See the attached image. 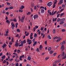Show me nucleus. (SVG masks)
<instances>
[{"label": "nucleus", "instance_id": "1", "mask_svg": "<svg viewBox=\"0 0 66 66\" xmlns=\"http://www.w3.org/2000/svg\"><path fill=\"white\" fill-rule=\"evenodd\" d=\"M52 4H53V3H52V2H50L48 3H47V6H49V7H50L52 5Z\"/></svg>", "mask_w": 66, "mask_h": 66}, {"label": "nucleus", "instance_id": "2", "mask_svg": "<svg viewBox=\"0 0 66 66\" xmlns=\"http://www.w3.org/2000/svg\"><path fill=\"white\" fill-rule=\"evenodd\" d=\"M61 49L62 51H64V50H65V47H64V45H62L61 46Z\"/></svg>", "mask_w": 66, "mask_h": 66}, {"label": "nucleus", "instance_id": "3", "mask_svg": "<svg viewBox=\"0 0 66 66\" xmlns=\"http://www.w3.org/2000/svg\"><path fill=\"white\" fill-rule=\"evenodd\" d=\"M27 41L28 43H28L29 45H30V44L32 43V40H30L29 39H27Z\"/></svg>", "mask_w": 66, "mask_h": 66}, {"label": "nucleus", "instance_id": "4", "mask_svg": "<svg viewBox=\"0 0 66 66\" xmlns=\"http://www.w3.org/2000/svg\"><path fill=\"white\" fill-rule=\"evenodd\" d=\"M38 17V15L37 14L33 16L34 19H36V18H37Z\"/></svg>", "mask_w": 66, "mask_h": 66}, {"label": "nucleus", "instance_id": "5", "mask_svg": "<svg viewBox=\"0 0 66 66\" xmlns=\"http://www.w3.org/2000/svg\"><path fill=\"white\" fill-rule=\"evenodd\" d=\"M24 6L23 5H22L21 7H20V10H22V9H24Z\"/></svg>", "mask_w": 66, "mask_h": 66}, {"label": "nucleus", "instance_id": "6", "mask_svg": "<svg viewBox=\"0 0 66 66\" xmlns=\"http://www.w3.org/2000/svg\"><path fill=\"white\" fill-rule=\"evenodd\" d=\"M45 10H43V9H41V13H44L45 11H44Z\"/></svg>", "mask_w": 66, "mask_h": 66}, {"label": "nucleus", "instance_id": "7", "mask_svg": "<svg viewBox=\"0 0 66 66\" xmlns=\"http://www.w3.org/2000/svg\"><path fill=\"white\" fill-rule=\"evenodd\" d=\"M59 3H60V4H62V3H63V0H60V1H59Z\"/></svg>", "mask_w": 66, "mask_h": 66}, {"label": "nucleus", "instance_id": "8", "mask_svg": "<svg viewBox=\"0 0 66 66\" xmlns=\"http://www.w3.org/2000/svg\"><path fill=\"white\" fill-rule=\"evenodd\" d=\"M6 23H8V24H9L10 23V21H9V20H6Z\"/></svg>", "mask_w": 66, "mask_h": 66}, {"label": "nucleus", "instance_id": "9", "mask_svg": "<svg viewBox=\"0 0 66 66\" xmlns=\"http://www.w3.org/2000/svg\"><path fill=\"white\" fill-rule=\"evenodd\" d=\"M56 13V11H55L54 13H53V12H52V14H51L52 15H54V14H55V13Z\"/></svg>", "mask_w": 66, "mask_h": 66}, {"label": "nucleus", "instance_id": "10", "mask_svg": "<svg viewBox=\"0 0 66 66\" xmlns=\"http://www.w3.org/2000/svg\"><path fill=\"white\" fill-rule=\"evenodd\" d=\"M53 52H54V51H52V50L50 51V54H52L53 53Z\"/></svg>", "mask_w": 66, "mask_h": 66}, {"label": "nucleus", "instance_id": "11", "mask_svg": "<svg viewBox=\"0 0 66 66\" xmlns=\"http://www.w3.org/2000/svg\"><path fill=\"white\" fill-rule=\"evenodd\" d=\"M27 59L28 60L30 61V60H31V57H30V56H28L27 58Z\"/></svg>", "mask_w": 66, "mask_h": 66}, {"label": "nucleus", "instance_id": "12", "mask_svg": "<svg viewBox=\"0 0 66 66\" xmlns=\"http://www.w3.org/2000/svg\"><path fill=\"white\" fill-rule=\"evenodd\" d=\"M65 20V18H63V19H62L61 20H60V22L64 21H64V20Z\"/></svg>", "mask_w": 66, "mask_h": 66}, {"label": "nucleus", "instance_id": "13", "mask_svg": "<svg viewBox=\"0 0 66 66\" xmlns=\"http://www.w3.org/2000/svg\"><path fill=\"white\" fill-rule=\"evenodd\" d=\"M60 22H61L60 23V25H61V24H63V23H64V21H60Z\"/></svg>", "mask_w": 66, "mask_h": 66}, {"label": "nucleus", "instance_id": "14", "mask_svg": "<svg viewBox=\"0 0 66 66\" xmlns=\"http://www.w3.org/2000/svg\"><path fill=\"white\" fill-rule=\"evenodd\" d=\"M5 47H6V44H4L3 46L2 47L4 48Z\"/></svg>", "mask_w": 66, "mask_h": 66}, {"label": "nucleus", "instance_id": "15", "mask_svg": "<svg viewBox=\"0 0 66 66\" xmlns=\"http://www.w3.org/2000/svg\"><path fill=\"white\" fill-rule=\"evenodd\" d=\"M2 59H5V55H4L3 56L1 57Z\"/></svg>", "mask_w": 66, "mask_h": 66}, {"label": "nucleus", "instance_id": "16", "mask_svg": "<svg viewBox=\"0 0 66 66\" xmlns=\"http://www.w3.org/2000/svg\"><path fill=\"white\" fill-rule=\"evenodd\" d=\"M31 14V12H28V13L26 14L27 15H30Z\"/></svg>", "mask_w": 66, "mask_h": 66}, {"label": "nucleus", "instance_id": "17", "mask_svg": "<svg viewBox=\"0 0 66 66\" xmlns=\"http://www.w3.org/2000/svg\"><path fill=\"white\" fill-rule=\"evenodd\" d=\"M62 56H64V55H65V52L64 51H63V52L62 53Z\"/></svg>", "mask_w": 66, "mask_h": 66}, {"label": "nucleus", "instance_id": "18", "mask_svg": "<svg viewBox=\"0 0 66 66\" xmlns=\"http://www.w3.org/2000/svg\"><path fill=\"white\" fill-rule=\"evenodd\" d=\"M18 43H16L15 44V47H17V46H18Z\"/></svg>", "mask_w": 66, "mask_h": 66}, {"label": "nucleus", "instance_id": "19", "mask_svg": "<svg viewBox=\"0 0 66 66\" xmlns=\"http://www.w3.org/2000/svg\"><path fill=\"white\" fill-rule=\"evenodd\" d=\"M66 57V55H65V56H64L62 58V59L63 60V59H65Z\"/></svg>", "mask_w": 66, "mask_h": 66}, {"label": "nucleus", "instance_id": "20", "mask_svg": "<svg viewBox=\"0 0 66 66\" xmlns=\"http://www.w3.org/2000/svg\"><path fill=\"white\" fill-rule=\"evenodd\" d=\"M64 45V44H65V41H63L62 43V44L61 45H62V44Z\"/></svg>", "mask_w": 66, "mask_h": 66}, {"label": "nucleus", "instance_id": "21", "mask_svg": "<svg viewBox=\"0 0 66 66\" xmlns=\"http://www.w3.org/2000/svg\"><path fill=\"white\" fill-rule=\"evenodd\" d=\"M53 38L54 39H58L59 38V37L56 36V37H54Z\"/></svg>", "mask_w": 66, "mask_h": 66}, {"label": "nucleus", "instance_id": "22", "mask_svg": "<svg viewBox=\"0 0 66 66\" xmlns=\"http://www.w3.org/2000/svg\"><path fill=\"white\" fill-rule=\"evenodd\" d=\"M17 31L18 32H19V33L20 32V30L18 29H17Z\"/></svg>", "mask_w": 66, "mask_h": 66}, {"label": "nucleus", "instance_id": "23", "mask_svg": "<svg viewBox=\"0 0 66 66\" xmlns=\"http://www.w3.org/2000/svg\"><path fill=\"white\" fill-rule=\"evenodd\" d=\"M60 21H61V20L60 18H58L57 20V22H59Z\"/></svg>", "mask_w": 66, "mask_h": 66}, {"label": "nucleus", "instance_id": "24", "mask_svg": "<svg viewBox=\"0 0 66 66\" xmlns=\"http://www.w3.org/2000/svg\"><path fill=\"white\" fill-rule=\"evenodd\" d=\"M25 17L26 16H24V17H22L21 19L24 20V18H25Z\"/></svg>", "mask_w": 66, "mask_h": 66}, {"label": "nucleus", "instance_id": "25", "mask_svg": "<svg viewBox=\"0 0 66 66\" xmlns=\"http://www.w3.org/2000/svg\"><path fill=\"white\" fill-rule=\"evenodd\" d=\"M2 12L3 14H4L5 13V11L4 10H2Z\"/></svg>", "mask_w": 66, "mask_h": 66}, {"label": "nucleus", "instance_id": "26", "mask_svg": "<svg viewBox=\"0 0 66 66\" xmlns=\"http://www.w3.org/2000/svg\"><path fill=\"white\" fill-rule=\"evenodd\" d=\"M11 27H13L14 28V27H15V24H12Z\"/></svg>", "mask_w": 66, "mask_h": 66}, {"label": "nucleus", "instance_id": "27", "mask_svg": "<svg viewBox=\"0 0 66 66\" xmlns=\"http://www.w3.org/2000/svg\"><path fill=\"white\" fill-rule=\"evenodd\" d=\"M61 38H60L59 39H58L56 40V42H59V41L61 40Z\"/></svg>", "mask_w": 66, "mask_h": 66}, {"label": "nucleus", "instance_id": "28", "mask_svg": "<svg viewBox=\"0 0 66 66\" xmlns=\"http://www.w3.org/2000/svg\"><path fill=\"white\" fill-rule=\"evenodd\" d=\"M13 21L14 22H16L17 21V20H16V19L14 18V19L13 20Z\"/></svg>", "mask_w": 66, "mask_h": 66}, {"label": "nucleus", "instance_id": "29", "mask_svg": "<svg viewBox=\"0 0 66 66\" xmlns=\"http://www.w3.org/2000/svg\"><path fill=\"white\" fill-rule=\"evenodd\" d=\"M20 21L22 22H24V20H23L22 19H20Z\"/></svg>", "mask_w": 66, "mask_h": 66}, {"label": "nucleus", "instance_id": "30", "mask_svg": "<svg viewBox=\"0 0 66 66\" xmlns=\"http://www.w3.org/2000/svg\"><path fill=\"white\" fill-rule=\"evenodd\" d=\"M37 36V34H36L35 33V35L34 36V37H36V36Z\"/></svg>", "mask_w": 66, "mask_h": 66}, {"label": "nucleus", "instance_id": "31", "mask_svg": "<svg viewBox=\"0 0 66 66\" xmlns=\"http://www.w3.org/2000/svg\"><path fill=\"white\" fill-rule=\"evenodd\" d=\"M18 24L17 23H15V28H17V26L18 25Z\"/></svg>", "mask_w": 66, "mask_h": 66}, {"label": "nucleus", "instance_id": "32", "mask_svg": "<svg viewBox=\"0 0 66 66\" xmlns=\"http://www.w3.org/2000/svg\"><path fill=\"white\" fill-rule=\"evenodd\" d=\"M29 35V33L28 32H27V34H25L26 36H28Z\"/></svg>", "mask_w": 66, "mask_h": 66}, {"label": "nucleus", "instance_id": "33", "mask_svg": "<svg viewBox=\"0 0 66 66\" xmlns=\"http://www.w3.org/2000/svg\"><path fill=\"white\" fill-rule=\"evenodd\" d=\"M9 9H13V6H11L9 8Z\"/></svg>", "mask_w": 66, "mask_h": 66}, {"label": "nucleus", "instance_id": "34", "mask_svg": "<svg viewBox=\"0 0 66 66\" xmlns=\"http://www.w3.org/2000/svg\"><path fill=\"white\" fill-rule=\"evenodd\" d=\"M23 42L24 44H26V40H24Z\"/></svg>", "mask_w": 66, "mask_h": 66}, {"label": "nucleus", "instance_id": "35", "mask_svg": "<svg viewBox=\"0 0 66 66\" xmlns=\"http://www.w3.org/2000/svg\"><path fill=\"white\" fill-rule=\"evenodd\" d=\"M64 14V13H61L60 14V17H62L63 15Z\"/></svg>", "mask_w": 66, "mask_h": 66}, {"label": "nucleus", "instance_id": "36", "mask_svg": "<svg viewBox=\"0 0 66 66\" xmlns=\"http://www.w3.org/2000/svg\"><path fill=\"white\" fill-rule=\"evenodd\" d=\"M7 5H11V4L9 3V2H7Z\"/></svg>", "mask_w": 66, "mask_h": 66}, {"label": "nucleus", "instance_id": "37", "mask_svg": "<svg viewBox=\"0 0 66 66\" xmlns=\"http://www.w3.org/2000/svg\"><path fill=\"white\" fill-rule=\"evenodd\" d=\"M51 50V47H49L48 49V51H50Z\"/></svg>", "mask_w": 66, "mask_h": 66}, {"label": "nucleus", "instance_id": "38", "mask_svg": "<svg viewBox=\"0 0 66 66\" xmlns=\"http://www.w3.org/2000/svg\"><path fill=\"white\" fill-rule=\"evenodd\" d=\"M62 32H65V31H66V30H65V29H62Z\"/></svg>", "mask_w": 66, "mask_h": 66}, {"label": "nucleus", "instance_id": "39", "mask_svg": "<svg viewBox=\"0 0 66 66\" xmlns=\"http://www.w3.org/2000/svg\"><path fill=\"white\" fill-rule=\"evenodd\" d=\"M53 31V33H55V29H54Z\"/></svg>", "mask_w": 66, "mask_h": 66}, {"label": "nucleus", "instance_id": "40", "mask_svg": "<svg viewBox=\"0 0 66 66\" xmlns=\"http://www.w3.org/2000/svg\"><path fill=\"white\" fill-rule=\"evenodd\" d=\"M9 9V8L8 7H6V8L5 9V11H7Z\"/></svg>", "mask_w": 66, "mask_h": 66}, {"label": "nucleus", "instance_id": "41", "mask_svg": "<svg viewBox=\"0 0 66 66\" xmlns=\"http://www.w3.org/2000/svg\"><path fill=\"white\" fill-rule=\"evenodd\" d=\"M49 59V57H46L45 58V60H48Z\"/></svg>", "mask_w": 66, "mask_h": 66}, {"label": "nucleus", "instance_id": "42", "mask_svg": "<svg viewBox=\"0 0 66 66\" xmlns=\"http://www.w3.org/2000/svg\"><path fill=\"white\" fill-rule=\"evenodd\" d=\"M64 9H61L60 10V12H62V11H64Z\"/></svg>", "mask_w": 66, "mask_h": 66}, {"label": "nucleus", "instance_id": "43", "mask_svg": "<svg viewBox=\"0 0 66 66\" xmlns=\"http://www.w3.org/2000/svg\"><path fill=\"white\" fill-rule=\"evenodd\" d=\"M29 24H30V26H32V22H30Z\"/></svg>", "mask_w": 66, "mask_h": 66}, {"label": "nucleus", "instance_id": "44", "mask_svg": "<svg viewBox=\"0 0 66 66\" xmlns=\"http://www.w3.org/2000/svg\"><path fill=\"white\" fill-rule=\"evenodd\" d=\"M20 50H18L17 51V52H18V53H19V52H20Z\"/></svg>", "mask_w": 66, "mask_h": 66}, {"label": "nucleus", "instance_id": "45", "mask_svg": "<svg viewBox=\"0 0 66 66\" xmlns=\"http://www.w3.org/2000/svg\"><path fill=\"white\" fill-rule=\"evenodd\" d=\"M23 12V11L22 10H19V12H21V13H22Z\"/></svg>", "mask_w": 66, "mask_h": 66}, {"label": "nucleus", "instance_id": "46", "mask_svg": "<svg viewBox=\"0 0 66 66\" xmlns=\"http://www.w3.org/2000/svg\"><path fill=\"white\" fill-rule=\"evenodd\" d=\"M40 9H45V7H44L41 6Z\"/></svg>", "mask_w": 66, "mask_h": 66}, {"label": "nucleus", "instance_id": "47", "mask_svg": "<svg viewBox=\"0 0 66 66\" xmlns=\"http://www.w3.org/2000/svg\"><path fill=\"white\" fill-rule=\"evenodd\" d=\"M63 27H66V23H64V24Z\"/></svg>", "mask_w": 66, "mask_h": 66}, {"label": "nucleus", "instance_id": "48", "mask_svg": "<svg viewBox=\"0 0 66 66\" xmlns=\"http://www.w3.org/2000/svg\"><path fill=\"white\" fill-rule=\"evenodd\" d=\"M56 54H57V53H54V54H53L54 56H55L56 55Z\"/></svg>", "mask_w": 66, "mask_h": 66}, {"label": "nucleus", "instance_id": "49", "mask_svg": "<svg viewBox=\"0 0 66 66\" xmlns=\"http://www.w3.org/2000/svg\"><path fill=\"white\" fill-rule=\"evenodd\" d=\"M35 39L34 38L32 40L33 43H34V42H35Z\"/></svg>", "mask_w": 66, "mask_h": 66}, {"label": "nucleus", "instance_id": "50", "mask_svg": "<svg viewBox=\"0 0 66 66\" xmlns=\"http://www.w3.org/2000/svg\"><path fill=\"white\" fill-rule=\"evenodd\" d=\"M35 28L36 29H37V28H38V27L37 26H36L35 27Z\"/></svg>", "mask_w": 66, "mask_h": 66}, {"label": "nucleus", "instance_id": "51", "mask_svg": "<svg viewBox=\"0 0 66 66\" xmlns=\"http://www.w3.org/2000/svg\"><path fill=\"white\" fill-rule=\"evenodd\" d=\"M6 62V61H5V60H4V61L3 62V63H5Z\"/></svg>", "mask_w": 66, "mask_h": 66}, {"label": "nucleus", "instance_id": "52", "mask_svg": "<svg viewBox=\"0 0 66 66\" xmlns=\"http://www.w3.org/2000/svg\"><path fill=\"white\" fill-rule=\"evenodd\" d=\"M15 66H18V63H17L15 64Z\"/></svg>", "mask_w": 66, "mask_h": 66}, {"label": "nucleus", "instance_id": "53", "mask_svg": "<svg viewBox=\"0 0 66 66\" xmlns=\"http://www.w3.org/2000/svg\"><path fill=\"white\" fill-rule=\"evenodd\" d=\"M19 36V34H17L16 36L15 37H18Z\"/></svg>", "mask_w": 66, "mask_h": 66}, {"label": "nucleus", "instance_id": "54", "mask_svg": "<svg viewBox=\"0 0 66 66\" xmlns=\"http://www.w3.org/2000/svg\"><path fill=\"white\" fill-rule=\"evenodd\" d=\"M34 10H36V6H35L34 7Z\"/></svg>", "mask_w": 66, "mask_h": 66}, {"label": "nucleus", "instance_id": "55", "mask_svg": "<svg viewBox=\"0 0 66 66\" xmlns=\"http://www.w3.org/2000/svg\"><path fill=\"white\" fill-rule=\"evenodd\" d=\"M43 29H44V28L43 27H42L41 28L40 30L41 31L43 30Z\"/></svg>", "mask_w": 66, "mask_h": 66}, {"label": "nucleus", "instance_id": "56", "mask_svg": "<svg viewBox=\"0 0 66 66\" xmlns=\"http://www.w3.org/2000/svg\"><path fill=\"white\" fill-rule=\"evenodd\" d=\"M57 1H56L55 2H54V5H55V4H56L57 2Z\"/></svg>", "mask_w": 66, "mask_h": 66}, {"label": "nucleus", "instance_id": "57", "mask_svg": "<svg viewBox=\"0 0 66 66\" xmlns=\"http://www.w3.org/2000/svg\"><path fill=\"white\" fill-rule=\"evenodd\" d=\"M36 50L38 52H39V49L38 48H37Z\"/></svg>", "mask_w": 66, "mask_h": 66}, {"label": "nucleus", "instance_id": "58", "mask_svg": "<svg viewBox=\"0 0 66 66\" xmlns=\"http://www.w3.org/2000/svg\"><path fill=\"white\" fill-rule=\"evenodd\" d=\"M6 34H8V33H9V30H8L7 31H6Z\"/></svg>", "mask_w": 66, "mask_h": 66}, {"label": "nucleus", "instance_id": "59", "mask_svg": "<svg viewBox=\"0 0 66 66\" xmlns=\"http://www.w3.org/2000/svg\"><path fill=\"white\" fill-rule=\"evenodd\" d=\"M26 65L27 66H31V65L30 64H26Z\"/></svg>", "mask_w": 66, "mask_h": 66}, {"label": "nucleus", "instance_id": "60", "mask_svg": "<svg viewBox=\"0 0 66 66\" xmlns=\"http://www.w3.org/2000/svg\"><path fill=\"white\" fill-rule=\"evenodd\" d=\"M60 14H58L57 15V18H58V17H59V16H60Z\"/></svg>", "mask_w": 66, "mask_h": 66}, {"label": "nucleus", "instance_id": "61", "mask_svg": "<svg viewBox=\"0 0 66 66\" xmlns=\"http://www.w3.org/2000/svg\"><path fill=\"white\" fill-rule=\"evenodd\" d=\"M47 31V34H48V33H49V29H48Z\"/></svg>", "mask_w": 66, "mask_h": 66}, {"label": "nucleus", "instance_id": "62", "mask_svg": "<svg viewBox=\"0 0 66 66\" xmlns=\"http://www.w3.org/2000/svg\"><path fill=\"white\" fill-rule=\"evenodd\" d=\"M12 43H11V42H10L9 43V44L10 45H12Z\"/></svg>", "mask_w": 66, "mask_h": 66}, {"label": "nucleus", "instance_id": "63", "mask_svg": "<svg viewBox=\"0 0 66 66\" xmlns=\"http://www.w3.org/2000/svg\"><path fill=\"white\" fill-rule=\"evenodd\" d=\"M11 42H14V39H12L11 40Z\"/></svg>", "mask_w": 66, "mask_h": 66}, {"label": "nucleus", "instance_id": "64", "mask_svg": "<svg viewBox=\"0 0 66 66\" xmlns=\"http://www.w3.org/2000/svg\"><path fill=\"white\" fill-rule=\"evenodd\" d=\"M8 19V18H7V16H6V18H5V20H7Z\"/></svg>", "mask_w": 66, "mask_h": 66}]
</instances>
